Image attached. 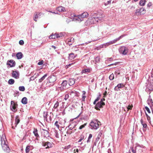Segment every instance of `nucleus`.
<instances>
[{
  "mask_svg": "<svg viewBox=\"0 0 153 153\" xmlns=\"http://www.w3.org/2000/svg\"><path fill=\"white\" fill-rule=\"evenodd\" d=\"M91 15L92 17L89 18L87 21V23L89 25L97 23L104 16V15H102V11L93 12L91 13Z\"/></svg>",
  "mask_w": 153,
  "mask_h": 153,
  "instance_id": "f257e3e1",
  "label": "nucleus"
},
{
  "mask_svg": "<svg viewBox=\"0 0 153 153\" xmlns=\"http://www.w3.org/2000/svg\"><path fill=\"white\" fill-rule=\"evenodd\" d=\"M0 140L2 147L4 151L6 152H9L10 149L7 143V142L6 143L4 140L3 135H2V137H1Z\"/></svg>",
  "mask_w": 153,
  "mask_h": 153,
  "instance_id": "f03ea898",
  "label": "nucleus"
},
{
  "mask_svg": "<svg viewBox=\"0 0 153 153\" xmlns=\"http://www.w3.org/2000/svg\"><path fill=\"white\" fill-rule=\"evenodd\" d=\"M90 125L92 129H97L100 125V123L97 120H94L91 121Z\"/></svg>",
  "mask_w": 153,
  "mask_h": 153,
  "instance_id": "7ed1b4c3",
  "label": "nucleus"
},
{
  "mask_svg": "<svg viewBox=\"0 0 153 153\" xmlns=\"http://www.w3.org/2000/svg\"><path fill=\"white\" fill-rule=\"evenodd\" d=\"M119 51L120 53L123 55H126L128 52V49L127 48L123 46L119 48Z\"/></svg>",
  "mask_w": 153,
  "mask_h": 153,
  "instance_id": "20e7f679",
  "label": "nucleus"
},
{
  "mask_svg": "<svg viewBox=\"0 0 153 153\" xmlns=\"http://www.w3.org/2000/svg\"><path fill=\"white\" fill-rule=\"evenodd\" d=\"M17 106L18 105L17 104L15 103L14 101H11L10 108L13 112H15L17 111Z\"/></svg>",
  "mask_w": 153,
  "mask_h": 153,
  "instance_id": "39448f33",
  "label": "nucleus"
},
{
  "mask_svg": "<svg viewBox=\"0 0 153 153\" xmlns=\"http://www.w3.org/2000/svg\"><path fill=\"white\" fill-rule=\"evenodd\" d=\"M105 99L104 98H103L101 99V101L99 102L97 104L95 107V108L97 110H99V108H101L103 106L105 105V103L103 102L104 101Z\"/></svg>",
  "mask_w": 153,
  "mask_h": 153,
  "instance_id": "423d86ee",
  "label": "nucleus"
},
{
  "mask_svg": "<svg viewBox=\"0 0 153 153\" xmlns=\"http://www.w3.org/2000/svg\"><path fill=\"white\" fill-rule=\"evenodd\" d=\"M67 81H63L61 84V86L58 88V90L62 91L66 89L67 88L66 86L67 85Z\"/></svg>",
  "mask_w": 153,
  "mask_h": 153,
  "instance_id": "0eeeda50",
  "label": "nucleus"
},
{
  "mask_svg": "<svg viewBox=\"0 0 153 153\" xmlns=\"http://www.w3.org/2000/svg\"><path fill=\"white\" fill-rule=\"evenodd\" d=\"M42 144L44 147H45L46 149L52 147L53 146V143L48 142H45L43 141Z\"/></svg>",
  "mask_w": 153,
  "mask_h": 153,
  "instance_id": "6e6552de",
  "label": "nucleus"
},
{
  "mask_svg": "<svg viewBox=\"0 0 153 153\" xmlns=\"http://www.w3.org/2000/svg\"><path fill=\"white\" fill-rule=\"evenodd\" d=\"M12 76L13 78L18 79L19 78V71H13Z\"/></svg>",
  "mask_w": 153,
  "mask_h": 153,
  "instance_id": "1a4fd4ad",
  "label": "nucleus"
},
{
  "mask_svg": "<svg viewBox=\"0 0 153 153\" xmlns=\"http://www.w3.org/2000/svg\"><path fill=\"white\" fill-rule=\"evenodd\" d=\"M7 64V65H9L10 67H12L15 66L16 63L13 60H10L8 61Z\"/></svg>",
  "mask_w": 153,
  "mask_h": 153,
  "instance_id": "9d476101",
  "label": "nucleus"
},
{
  "mask_svg": "<svg viewBox=\"0 0 153 153\" xmlns=\"http://www.w3.org/2000/svg\"><path fill=\"white\" fill-rule=\"evenodd\" d=\"M73 16L75 17V18H74L73 20L74 21H77L79 22H80L83 20V19L81 18V17H80L79 15L76 16L75 15H73Z\"/></svg>",
  "mask_w": 153,
  "mask_h": 153,
  "instance_id": "9b49d317",
  "label": "nucleus"
},
{
  "mask_svg": "<svg viewBox=\"0 0 153 153\" xmlns=\"http://www.w3.org/2000/svg\"><path fill=\"white\" fill-rule=\"evenodd\" d=\"M41 132L43 136L44 137L48 136L49 135V133L48 131L43 129H42Z\"/></svg>",
  "mask_w": 153,
  "mask_h": 153,
  "instance_id": "f8f14e48",
  "label": "nucleus"
},
{
  "mask_svg": "<svg viewBox=\"0 0 153 153\" xmlns=\"http://www.w3.org/2000/svg\"><path fill=\"white\" fill-rule=\"evenodd\" d=\"M48 79L49 83H53L56 80V77L54 76L49 77Z\"/></svg>",
  "mask_w": 153,
  "mask_h": 153,
  "instance_id": "ddd939ff",
  "label": "nucleus"
},
{
  "mask_svg": "<svg viewBox=\"0 0 153 153\" xmlns=\"http://www.w3.org/2000/svg\"><path fill=\"white\" fill-rule=\"evenodd\" d=\"M124 85L123 83H120L117 85L114 88V90L115 91H118L120 90L119 89L124 87Z\"/></svg>",
  "mask_w": 153,
  "mask_h": 153,
  "instance_id": "4468645a",
  "label": "nucleus"
},
{
  "mask_svg": "<svg viewBox=\"0 0 153 153\" xmlns=\"http://www.w3.org/2000/svg\"><path fill=\"white\" fill-rule=\"evenodd\" d=\"M33 133L34 134L35 137H36V139L38 140V138H39V136L38 133V130L36 128H34Z\"/></svg>",
  "mask_w": 153,
  "mask_h": 153,
  "instance_id": "2eb2a0df",
  "label": "nucleus"
},
{
  "mask_svg": "<svg viewBox=\"0 0 153 153\" xmlns=\"http://www.w3.org/2000/svg\"><path fill=\"white\" fill-rule=\"evenodd\" d=\"M88 13L86 12H84L81 15H80V16L81 17V18L83 19V18H84L88 16Z\"/></svg>",
  "mask_w": 153,
  "mask_h": 153,
  "instance_id": "dca6fc26",
  "label": "nucleus"
},
{
  "mask_svg": "<svg viewBox=\"0 0 153 153\" xmlns=\"http://www.w3.org/2000/svg\"><path fill=\"white\" fill-rule=\"evenodd\" d=\"M75 83V79L74 78H71L69 79L68 83L70 86L73 85Z\"/></svg>",
  "mask_w": 153,
  "mask_h": 153,
  "instance_id": "f3484780",
  "label": "nucleus"
},
{
  "mask_svg": "<svg viewBox=\"0 0 153 153\" xmlns=\"http://www.w3.org/2000/svg\"><path fill=\"white\" fill-rule=\"evenodd\" d=\"M76 55H74L73 53H71L69 54L68 58L69 59L71 60L74 59Z\"/></svg>",
  "mask_w": 153,
  "mask_h": 153,
  "instance_id": "a211bd4d",
  "label": "nucleus"
},
{
  "mask_svg": "<svg viewBox=\"0 0 153 153\" xmlns=\"http://www.w3.org/2000/svg\"><path fill=\"white\" fill-rule=\"evenodd\" d=\"M20 122V120L19 117V116L17 115L16 117V118L15 120V127H16L17 125Z\"/></svg>",
  "mask_w": 153,
  "mask_h": 153,
  "instance_id": "6ab92c4d",
  "label": "nucleus"
},
{
  "mask_svg": "<svg viewBox=\"0 0 153 153\" xmlns=\"http://www.w3.org/2000/svg\"><path fill=\"white\" fill-rule=\"evenodd\" d=\"M16 57L18 59H21L23 56V55L21 52H19L16 54Z\"/></svg>",
  "mask_w": 153,
  "mask_h": 153,
  "instance_id": "aec40b11",
  "label": "nucleus"
},
{
  "mask_svg": "<svg viewBox=\"0 0 153 153\" xmlns=\"http://www.w3.org/2000/svg\"><path fill=\"white\" fill-rule=\"evenodd\" d=\"M57 10L59 12H62L65 11V9L64 7L61 6L57 7Z\"/></svg>",
  "mask_w": 153,
  "mask_h": 153,
  "instance_id": "412c9836",
  "label": "nucleus"
},
{
  "mask_svg": "<svg viewBox=\"0 0 153 153\" xmlns=\"http://www.w3.org/2000/svg\"><path fill=\"white\" fill-rule=\"evenodd\" d=\"M82 103H83L85 101V99L86 98V97L85 96V94L86 93V92L84 91H82Z\"/></svg>",
  "mask_w": 153,
  "mask_h": 153,
  "instance_id": "4be33fe9",
  "label": "nucleus"
},
{
  "mask_svg": "<svg viewBox=\"0 0 153 153\" xmlns=\"http://www.w3.org/2000/svg\"><path fill=\"white\" fill-rule=\"evenodd\" d=\"M74 42V38H71L69 39L68 40V44L69 45H71L72 43Z\"/></svg>",
  "mask_w": 153,
  "mask_h": 153,
  "instance_id": "5701e85b",
  "label": "nucleus"
},
{
  "mask_svg": "<svg viewBox=\"0 0 153 153\" xmlns=\"http://www.w3.org/2000/svg\"><path fill=\"white\" fill-rule=\"evenodd\" d=\"M136 150L139 151L140 152H141L142 151V150L141 149V147L139 145H137L135 147Z\"/></svg>",
  "mask_w": 153,
  "mask_h": 153,
  "instance_id": "b1692460",
  "label": "nucleus"
},
{
  "mask_svg": "<svg viewBox=\"0 0 153 153\" xmlns=\"http://www.w3.org/2000/svg\"><path fill=\"white\" fill-rule=\"evenodd\" d=\"M22 103L24 104H26L27 103V99L26 97H24L23 98L21 101Z\"/></svg>",
  "mask_w": 153,
  "mask_h": 153,
  "instance_id": "393cba45",
  "label": "nucleus"
},
{
  "mask_svg": "<svg viewBox=\"0 0 153 153\" xmlns=\"http://www.w3.org/2000/svg\"><path fill=\"white\" fill-rule=\"evenodd\" d=\"M49 38L50 39H55L57 38L56 33H55L54 34H52L49 36Z\"/></svg>",
  "mask_w": 153,
  "mask_h": 153,
  "instance_id": "a878e982",
  "label": "nucleus"
},
{
  "mask_svg": "<svg viewBox=\"0 0 153 153\" xmlns=\"http://www.w3.org/2000/svg\"><path fill=\"white\" fill-rule=\"evenodd\" d=\"M47 76V74H45L42 77H41L39 80V82H42L45 78V77Z\"/></svg>",
  "mask_w": 153,
  "mask_h": 153,
  "instance_id": "bb28decb",
  "label": "nucleus"
},
{
  "mask_svg": "<svg viewBox=\"0 0 153 153\" xmlns=\"http://www.w3.org/2000/svg\"><path fill=\"white\" fill-rule=\"evenodd\" d=\"M139 9L140 14H143L145 13L146 10L143 7H141Z\"/></svg>",
  "mask_w": 153,
  "mask_h": 153,
  "instance_id": "cd10ccee",
  "label": "nucleus"
},
{
  "mask_svg": "<svg viewBox=\"0 0 153 153\" xmlns=\"http://www.w3.org/2000/svg\"><path fill=\"white\" fill-rule=\"evenodd\" d=\"M146 0H140L139 4L140 6H143L145 5Z\"/></svg>",
  "mask_w": 153,
  "mask_h": 153,
  "instance_id": "c85d7f7f",
  "label": "nucleus"
},
{
  "mask_svg": "<svg viewBox=\"0 0 153 153\" xmlns=\"http://www.w3.org/2000/svg\"><path fill=\"white\" fill-rule=\"evenodd\" d=\"M142 125L143 126V131H146V130L147 128V125L146 123H145Z\"/></svg>",
  "mask_w": 153,
  "mask_h": 153,
  "instance_id": "c756f323",
  "label": "nucleus"
},
{
  "mask_svg": "<svg viewBox=\"0 0 153 153\" xmlns=\"http://www.w3.org/2000/svg\"><path fill=\"white\" fill-rule=\"evenodd\" d=\"M14 80L13 79H10L8 81V83L9 84L12 85L14 83Z\"/></svg>",
  "mask_w": 153,
  "mask_h": 153,
  "instance_id": "7c9ffc66",
  "label": "nucleus"
},
{
  "mask_svg": "<svg viewBox=\"0 0 153 153\" xmlns=\"http://www.w3.org/2000/svg\"><path fill=\"white\" fill-rule=\"evenodd\" d=\"M90 69L89 68H88L82 70V72L83 73H85L86 72H90Z\"/></svg>",
  "mask_w": 153,
  "mask_h": 153,
  "instance_id": "2f4dec72",
  "label": "nucleus"
},
{
  "mask_svg": "<svg viewBox=\"0 0 153 153\" xmlns=\"http://www.w3.org/2000/svg\"><path fill=\"white\" fill-rule=\"evenodd\" d=\"M146 116L147 117V120L149 121V123H150V124L151 125H152V126H153L151 124V121H150L151 118H150V117L148 116V115L146 113Z\"/></svg>",
  "mask_w": 153,
  "mask_h": 153,
  "instance_id": "473e14b6",
  "label": "nucleus"
},
{
  "mask_svg": "<svg viewBox=\"0 0 153 153\" xmlns=\"http://www.w3.org/2000/svg\"><path fill=\"white\" fill-rule=\"evenodd\" d=\"M73 125V123L70 125L68 126L70 130H71L73 128H74L75 127V126H76V125H74V126Z\"/></svg>",
  "mask_w": 153,
  "mask_h": 153,
  "instance_id": "72a5a7b5",
  "label": "nucleus"
},
{
  "mask_svg": "<svg viewBox=\"0 0 153 153\" xmlns=\"http://www.w3.org/2000/svg\"><path fill=\"white\" fill-rule=\"evenodd\" d=\"M30 146H27L26 147L25 151L26 153H28L30 150Z\"/></svg>",
  "mask_w": 153,
  "mask_h": 153,
  "instance_id": "f704fd0d",
  "label": "nucleus"
},
{
  "mask_svg": "<svg viewBox=\"0 0 153 153\" xmlns=\"http://www.w3.org/2000/svg\"><path fill=\"white\" fill-rule=\"evenodd\" d=\"M19 90L20 91H25V89L24 86H21L19 87Z\"/></svg>",
  "mask_w": 153,
  "mask_h": 153,
  "instance_id": "c9c22d12",
  "label": "nucleus"
},
{
  "mask_svg": "<svg viewBox=\"0 0 153 153\" xmlns=\"http://www.w3.org/2000/svg\"><path fill=\"white\" fill-rule=\"evenodd\" d=\"M59 124H60V123L59 122L58 123V121H56L54 123V125L58 129H59Z\"/></svg>",
  "mask_w": 153,
  "mask_h": 153,
  "instance_id": "e433bc0d",
  "label": "nucleus"
},
{
  "mask_svg": "<svg viewBox=\"0 0 153 153\" xmlns=\"http://www.w3.org/2000/svg\"><path fill=\"white\" fill-rule=\"evenodd\" d=\"M87 123H84V124L80 126L79 129H82L83 128H84L85 126L87 125Z\"/></svg>",
  "mask_w": 153,
  "mask_h": 153,
  "instance_id": "4c0bfd02",
  "label": "nucleus"
},
{
  "mask_svg": "<svg viewBox=\"0 0 153 153\" xmlns=\"http://www.w3.org/2000/svg\"><path fill=\"white\" fill-rule=\"evenodd\" d=\"M92 135L91 134H90L89 135V136L88 138V139L87 140V142L88 143L89 142H90V141H91L90 139L92 138Z\"/></svg>",
  "mask_w": 153,
  "mask_h": 153,
  "instance_id": "58836bf2",
  "label": "nucleus"
},
{
  "mask_svg": "<svg viewBox=\"0 0 153 153\" xmlns=\"http://www.w3.org/2000/svg\"><path fill=\"white\" fill-rule=\"evenodd\" d=\"M59 105V103L57 101L56 102L55 104L53 106V108L55 109Z\"/></svg>",
  "mask_w": 153,
  "mask_h": 153,
  "instance_id": "ea45409f",
  "label": "nucleus"
},
{
  "mask_svg": "<svg viewBox=\"0 0 153 153\" xmlns=\"http://www.w3.org/2000/svg\"><path fill=\"white\" fill-rule=\"evenodd\" d=\"M55 132V135L56 137L57 138H59V134L58 132V131H56V130H55L54 131Z\"/></svg>",
  "mask_w": 153,
  "mask_h": 153,
  "instance_id": "a19ab883",
  "label": "nucleus"
},
{
  "mask_svg": "<svg viewBox=\"0 0 153 153\" xmlns=\"http://www.w3.org/2000/svg\"><path fill=\"white\" fill-rule=\"evenodd\" d=\"M56 35L57 38H58L62 36H63V34L61 33L59 34L56 33Z\"/></svg>",
  "mask_w": 153,
  "mask_h": 153,
  "instance_id": "79ce46f5",
  "label": "nucleus"
},
{
  "mask_svg": "<svg viewBox=\"0 0 153 153\" xmlns=\"http://www.w3.org/2000/svg\"><path fill=\"white\" fill-rule=\"evenodd\" d=\"M114 74H111L109 76V79L110 80H112L114 79Z\"/></svg>",
  "mask_w": 153,
  "mask_h": 153,
  "instance_id": "37998d69",
  "label": "nucleus"
},
{
  "mask_svg": "<svg viewBox=\"0 0 153 153\" xmlns=\"http://www.w3.org/2000/svg\"><path fill=\"white\" fill-rule=\"evenodd\" d=\"M126 35H122L121 36H120L119 37L117 38V39H116V40L117 41H118L119 40H120V39H121L123 37L125 36Z\"/></svg>",
  "mask_w": 153,
  "mask_h": 153,
  "instance_id": "c03bdc74",
  "label": "nucleus"
},
{
  "mask_svg": "<svg viewBox=\"0 0 153 153\" xmlns=\"http://www.w3.org/2000/svg\"><path fill=\"white\" fill-rule=\"evenodd\" d=\"M135 13L136 15H141L140 13V10L139 9L136 10Z\"/></svg>",
  "mask_w": 153,
  "mask_h": 153,
  "instance_id": "a18cd8bd",
  "label": "nucleus"
},
{
  "mask_svg": "<svg viewBox=\"0 0 153 153\" xmlns=\"http://www.w3.org/2000/svg\"><path fill=\"white\" fill-rule=\"evenodd\" d=\"M148 103L149 104H151L153 103L152 100V99H149L148 100Z\"/></svg>",
  "mask_w": 153,
  "mask_h": 153,
  "instance_id": "49530a36",
  "label": "nucleus"
},
{
  "mask_svg": "<svg viewBox=\"0 0 153 153\" xmlns=\"http://www.w3.org/2000/svg\"><path fill=\"white\" fill-rule=\"evenodd\" d=\"M38 18V15L37 14H36L33 17V20L35 21H37V20L36 19Z\"/></svg>",
  "mask_w": 153,
  "mask_h": 153,
  "instance_id": "de8ad7c7",
  "label": "nucleus"
},
{
  "mask_svg": "<svg viewBox=\"0 0 153 153\" xmlns=\"http://www.w3.org/2000/svg\"><path fill=\"white\" fill-rule=\"evenodd\" d=\"M69 97V95L68 94H66L65 95L64 99L66 100Z\"/></svg>",
  "mask_w": 153,
  "mask_h": 153,
  "instance_id": "09e8293b",
  "label": "nucleus"
},
{
  "mask_svg": "<svg viewBox=\"0 0 153 153\" xmlns=\"http://www.w3.org/2000/svg\"><path fill=\"white\" fill-rule=\"evenodd\" d=\"M44 62L43 60H41V61L38 62L37 64L38 65H41L43 64Z\"/></svg>",
  "mask_w": 153,
  "mask_h": 153,
  "instance_id": "8fccbe9b",
  "label": "nucleus"
},
{
  "mask_svg": "<svg viewBox=\"0 0 153 153\" xmlns=\"http://www.w3.org/2000/svg\"><path fill=\"white\" fill-rule=\"evenodd\" d=\"M145 108L149 113H150V111L149 109L147 106H146L145 107Z\"/></svg>",
  "mask_w": 153,
  "mask_h": 153,
  "instance_id": "3c124183",
  "label": "nucleus"
},
{
  "mask_svg": "<svg viewBox=\"0 0 153 153\" xmlns=\"http://www.w3.org/2000/svg\"><path fill=\"white\" fill-rule=\"evenodd\" d=\"M95 62H98L100 61V58L98 57H97L95 59Z\"/></svg>",
  "mask_w": 153,
  "mask_h": 153,
  "instance_id": "603ef678",
  "label": "nucleus"
},
{
  "mask_svg": "<svg viewBox=\"0 0 153 153\" xmlns=\"http://www.w3.org/2000/svg\"><path fill=\"white\" fill-rule=\"evenodd\" d=\"M19 43L20 45H22L24 44V42L23 40H21L19 41Z\"/></svg>",
  "mask_w": 153,
  "mask_h": 153,
  "instance_id": "864d4df0",
  "label": "nucleus"
},
{
  "mask_svg": "<svg viewBox=\"0 0 153 153\" xmlns=\"http://www.w3.org/2000/svg\"><path fill=\"white\" fill-rule=\"evenodd\" d=\"M111 42H111V41L108 42L106 43V46H108L109 45L112 44H111Z\"/></svg>",
  "mask_w": 153,
  "mask_h": 153,
  "instance_id": "5fc2aeb1",
  "label": "nucleus"
},
{
  "mask_svg": "<svg viewBox=\"0 0 153 153\" xmlns=\"http://www.w3.org/2000/svg\"><path fill=\"white\" fill-rule=\"evenodd\" d=\"M48 116V114L47 113H46L45 115H44V119H45L46 120H47V117Z\"/></svg>",
  "mask_w": 153,
  "mask_h": 153,
  "instance_id": "6e6d98bb",
  "label": "nucleus"
},
{
  "mask_svg": "<svg viewBox=\"0 0 153 153\" xmlns=\"http://www.w3.org/2000/svg\"><path fill=\"white\" fill-rule=\"evenodd\" d=\"M115 74L117 75H119L120 74V73L119 72V70H117V71H115Z\"/></svg>",
  "mask_w": 153,
  "mask_h": 153,
  "instance_id": "4d7b16f0",
  "label": "nucleus"
},
{
  "mask_svg": "<svg viewBox=\"0 0 153 153\" xmlns=\"http://www.w3.org/2000/svg\"><path fill=\"white\" fill-rule=\"evenodd\" d=\"M100 93H99V97H97V98L95 100V101H96V102L98 101L99 100V99L100 98Z\"/></svg>",
  "mask_w": 153,
  "mask_h": 153,
  "instance_id": "13d9d810",
  "label": "nucleus"
},
{
  "mask_svg": "<svg viewBox=\"0 0 153 153\" xmlns=\"http://www.w3.org/2000/svg\"><path fill=\"white\" fill-rule=\"evenodd\" d=\"M79 150L77 149H74V153H76V152H78Z\"/></svg>",
  "mask_w": 153,
  "mask_h": 153,
  "instance_id": "bf43d9fd",
  "label": "nucleus"
},
{
  "mask_svg": "<svg viewBox=\"0 0 153 153\" xmlns=\"http://www.w3.org/2000/svg\"><path fill=\"white\" fill-rule=\"evenodd\" d=\"M113 60V58L111 57V58H107V60L111 61Z\"/></svg>",
  "mask_w": 153,
  "mask_h": 153,
  "instance_id": "052dcab7",
  "label": "nucleus"
},
{
  "mask_svg": "<svg viewBox=\"0 0 153 153\" xmlns=\"http://www.w3.org/2000/svg\"><path fill=\"white\" fill-rule=\"evenodd\" d=\"M132 106L131 105H128V107L127 108L128 110H131L132 109Z\"/></svg>",
  "mask_w": 153,
  "mask_h": 153,
  "instance_id": "680f3d73",
  "label": "nucleus"
},
{
  "mask_svg": "<svg viewBox=\"0 0 153 153\" xmlns=\"http://www.w3.org/2000/svg\"><path fill=\"white\" fill-rule=\"evenodd\" d=\"M140 122L141 124H143V123H146L145 122H144L143 121V119H141L140 120Z\"/></svg>",
  "mask_w": 153,
  "mask_h": 153,
  "instance_id": "e2e57ef3",
  "label": "nucleus"
},
{
  "mask_svg": "<svg viewBox=\"0 0 153 153\" xmlns=\"http://www.w3.org/2000/svg\"><path fill=\"white\" fill-rule=\"evenodd\" d=\"M131 150H132V152L133 153H136V150H134V149H133V148H131Z\"/></svg>",
  "mask_w": 153,
  "mask_h": 153,
  "instance_id": "0e129e2a",
  "label": "nucleus"
},
{
  "mask_svg": "<svg viewBox=\"0 0 153 153\" xmlns=\"http://www.w3.org/2000/svg\"><path fill=\"white\" fill-rule=\"evenodd\" d=\"M117 41L116 40V39H114V40L111 41L112 42L111 43V44H113L114 43H115Z\"/></svg>",
  "mask_w": 153,
  "mask_h": 153,
  "instance_id": "69168bd1",
  "label": "nucleus"
},
{
  "mask_svg": "<svg viewBox=\"0 0 153 153\" xmlns=\"http://www.w3.org/2000/svg\"><path fill=\"white\" fill-rule=\"evenodd\" d=\"M152 5V3H149L147 4V6L149 7H150Z\"/></svg>",
  "mask_w": 153,
  "mask_h": 153,
  "instance_id": "338daca9",
  "label": "nucleus"
},
{
  "mask_svg": "<svg viewBox=\"0 0 153 153\" xmlns=\"http://www.w3.org/2000/svg\"><path fill=\"white\" fill-rule=\"evenodd\" d=\"M108 153H112L111 151V149H108Z\"/></svg>",
  "mask_w": 153,
  "mask_h": 153,
  "instance_id": "774afa93",
  "label": "nucleus"
}]
</instances>
